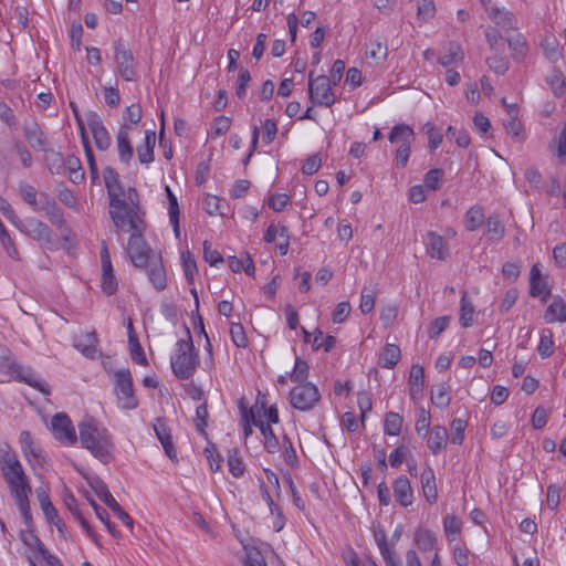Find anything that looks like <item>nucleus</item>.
<instances>
[{
	"label": "nucleus",
	"mask_w": 566,
	"mask_h": 566,
	"mask_svg": "<svg viewBox=\"0 0 566 566\" xmlns=\"http://www.w3.org/2000/svg\"><path fill=\"white\" fill-rule=\"evenodd\" d=\"M81 446L101 462L107 464L112 458L114 443L108 430L101 427L92 417H84L78 423Z\"/></svg>",
	"instance_id": "obj_1"
},
{
	"label": "nucleus",
	"mask_w": 566,
	"mask_h": 566,
	"mask_svg": "<svg viewBox=\"0 0 566 566\" xmlns=\"http://www.w3.org/2000/svg\"><path fill=\"white\" fill-rule=\"evenodd\" d=\"M103 177L109 199V216L117 232H119L126 226V217L137 212L122 198L123 187L118 174L113 168L106 167Z\"/></svg>",
	"instance_id": "obj_2"
},
{
	"label": "nucleus",
	"mask_w": 566,
	"mask_h": 566,
	"mask_svg": "<svg viewBox=\"0 0 566 566\" xmlns=\"http://www.w3.org/2000/svg\"><path fill=\"white\" fill-rule=\"evenodd\" d=\"M186 339H179L176 343L175 353L170 358V366L176 378L180 380L190 379L199 364V353L195 347L190 329L185 325Z\"/></svg>",
	"instance_id": "obj_3"
},
{
	"label": "nucleus",
	"mask_w": 566,
	"mask_h": 566,
	"mask_svg": "<svg viewBox=\"0 0 566 566\" xmlns=\"http://www.w3.org/2000/svg\"><path fill=\"white\" fill-rule=\"evenodd\" d=\"M126 224L132 230L126 248L127 254L135 268H145L155 258L153 250L143 237L146 224L137 213L126 217Z\"/></svg>",
	"instance_id": "obj_4"
},
{
	"label": "nucleus",
	"mask_w": 566,
	"mask_h": 566,
	"mask_svg": "<svg viewBox=\"0 0 566 566\" xmlns=\"http://www.w3.org/2000/svg\"><path fill=\"white\" fill-rule=\"evenodd\" d=\"M0 469L12 493L31 491L28 478L14 452L6 450L0 453Z\"/></svg>",
	"instance_id": "obj_5"
},
{
	"label": "nucleus",
	"mask_w": 566,
	"mask_h": 566,
	"mask_svg": "<svg viewBox=\"0 0 566 566\" xmlns=\"http://www.w3.org/2000/svg\"><path fill=\"white\" fill-rule=\"evenodd\" d=\"M115 382V395L119 407L125 410H134L138 407V399L135 396L133 377L128 368H120L113 373Z\"/></svg>",
	"instance_id": "obj_6"
},
{
	"label": "nucleus",
	"mask_w": 566,
	"mask_h": 566,
	"mask_svg": "<svg viewBox=\"0 0 566 566\" xmlns=\"http://www.w3.org/2000/svg\"><path fill=\"white\" fill-rule=\"evenodd\" d=\"M114 60L116 71L125 81H134L137 77L136 62L134 54L124 40L118 39L114 43Z\"/></svg>",
	"instance_id": "obj_7"
},
{
	"label": "nucleus",
	"mask_w": 566,
	"mask_h": 566,
	"mask_svg": "<svg viewBox=\"0 0 566 566\" xmlns=\"http://www.w3.org/2000/svg\"><path fill=\"white\" fill-rule=\"evenodd\" d=\"M88 485L96 493V495L108 506L117 518H119L126 526L133 528V518L120 507L117 501L113 497L106 483L98 476L86 478Z\"/></svg>",
	"instance_id": "obj_8"
},
{
	"label": "nucleus",
	"mask_w": 566,
	"mask_h": 566,
	"mask_svg": "<svg viewBox=\"0 0 566 566\" xmlns=\"http://www.w3.org/2000/svg\"><path fill=\"white\" fill-rule=\"evenodd\" d=\"M13 226L27 237L40 242L49 244L52 241V231L41 220L34 217H28L25 219L18 218Z\"/></svg>",
	"instance_id": "obj_9"
},
{
	"label": "nucleus",
	"mask_w": 566,
	"mask_h": 566,
	"mask_svg": "<svg viewBox=\"0 0 566 566\" xmlns=\"http://www.w3.org/2000/svg\"><path fill=\"white\" fill-rule=\"evenodd\" d=\"M291 405L300 410H310L318 401V389L312 382L298 385L290 392Z\"/></svg>",
	"instance_id": "obj_10"
},
{
	"label": "nucleus",
	"mask_w": 566,
	"mask_h": 566,
	"mask_svg": "<svg viewBox=\"0 0 566 566\" xmlns=\"http://www.w3.org/2000/svg\"><path fill=\"white\" fill-rule=\"evenodd\" d=\"M51 429L56 440L65 446H73L77 441L75 429L66 413H56L52 417Z\"/></svg>",
	"instance_id": "obj_11"
},
{
	"label": "nucleus",
	"mask_w": 566,
	"mask_h": 566,
	"mask_svg": "<svg viewBox=\"0 0 566 566\" xmlns=\"http://www.w3.org/2000/svg\"><path fill=\"white\" fill-rule=\"evenodd\" d=\"M33 211H43L49 221L60 229L65 227L63 210L59 207L55 199L48 192L39 193L38 209H33Z\"/></svg>",
	"instance_id": "obj_12"
},
{
	"label": "nucleus",
	"mask_w": 566,
	"mask_h": 566,
	"mask_svg": "<svg viewBox=\"0 0 566 566\" xmlns=\"http://www.w3.org/2000/svg\"><path fill=\"white\" fill-rule=\"evenodd\" d=\"M86 122L97 149L107 150L111 146L112 139L101 116L96 112L91 111L86 113Z\"/></svg>",
	"instance_id": "obj_13"
},
{
	"label": "nucleus",
	"mask_w": 566,
	"mask_h": 566,
	"mask_svg": "<svg viewBox=\"0 0 566 566\" xmlns=\"http://www.w3.org/2000/svg\"><path fill=\"white\" fill-rule=\"evenodd\" d=\"M423 243L430 258L441 261L449 258L450 253L448 243L440 234L433 231L427 232L423 238Z\"/></svg>",
	"instance_id": "obj_14"
},
{
	"label": "nucleus",
	"mask_w": 566,
	"mask_h": 566,
	"mask_svg": "<svg viewBox=\"0 0 566 566\" xmlns=\"http://www.w3.org/2000/svg\"><path fill=\"white\" fill-rule=\"evenodd\" d=\"M23 136L28 144L36 151H45L49 140L36 122H29L23 125Z\"/></svg>",
	"instance_id": "obj_15"
},
{
	"label": "nucleus",
	"mask_w": 566,
	"mask_h": 566,
	"mask_svg": "<svg viewBox=\"0 0 566 566\" xmlns=\"http://www.w3.org/2000/svg\"><path fill=\"white\" fill-rule=\"evenodd\" d=\"M252 423L260 429L264 437V448L268 452L274 453L279 450V440L275 437L272 428L262 420L258 409H251Z\"/></svg>",
	"instance_id": "obj_16"
},
{
	"label": "nucleus",
	"mask_w": 566,
	"mask_h": 566,
	"mask_svg": "<svg viewBox=\"0 0 566 566\" xmlns=\"http://www.w3.org/2000/svg\"><path fill=\"white\" fill-rule=\"evenodd\" d=\"M394 496L396 501L403 507H408L413 503V490L407 476H398L392 484Z\"/></svg>",
	"instance_id": "obj_17"
},
{
	"label": "nucleus",
	"mask_w": 566,
	"mask_h": 566,
	"mask_svg": "<svg viewBox=\"0 0 566 566\" xmlns=\"http://www.w3.org/2000/svg\"><path fill=\"white\" fill-rule=\"evenodd\" d=\"M129 129L130 126L128 124H123L116 135L118 157L124 164H128L134 155V149L129 138Z\"/></svg>",
	"instance_id": "obj_18"
},
{
	"label": "nucleus",
	"mask_w": 566,
	"mask_h": 566,
	"mask_svg": "<svg viewBox=\"0 0 566 566\" xmlns=\"http://www.w3.org/2000/svg\"><path fill=\"white\" fill-rule=\"evenodd\" d=\"M144 269H146L147 276L156 290L161 291L167 286L166 271L160 256L150 260Z\"/></svg>",
	"instance_id": "obj_19"
},
{
	"label": "nucleus",
	"mask_w": 566,
	"mask_h": 566,
	"mask_svg": "<svg viewBox=\"0 0 566 566\" xmlns=\"http://www.w3.org/2000/svg\"><path fill=\"white\" fill-rule=\"evenodd\" d=\"M21 451L29 462L36 461L41 463L44 460L42 450L36 446L30 431H22L19 436Z\"/></svg>",
	"instance_id": "obj_20"
},
{
	"label": "nucleus",
	"mask_w": 566,
	"mask_h": 566,
	"mask_svg": "<svg viewBox=\"0 0 566 566\" xmlns=\"http://www.w3.org/2000/svg\"><path fill=\"white\" fill-rule=\"evenodd\" d=\"M489 18L503 30L517 28L516 17L504 8L490 7L486 9Z\"/></svg>",
	"instance_id": "obj_21"
},
{
	"label": "nucleus",
	"mask_w": 566,
	"mask_h": 566,
	"mask_svg": "<svg viewBox=\"0 0 566 566\" xmlns=\"http://www.w3.org/2000/svg\"><path fill=\"white\" fill-rule=\"evenodd\" d=\"M420 483L424 500L429 504H433L438 499V490L436 483L434 471L431 467L427 465L420 474Z\"/></svg>",
	"instance_id": "obj_22"
},
{
	"label": "nucleus",
	"mask_w": 566,
	"mask_h": 566,
	"mask_svg": "<svg viewBox=\"0 0 566 566\" xmlns=\"http://www.w3.org/2000/svg\"><path fill=\"white\" fill-rule=\"evenodd\" d=\"M427 437V447L433 454H438L448 444L449 434L443 426H433Z\"/></svg>",
	"instance_id": "obj_23"
},
{
	"label": "nucleus",
	"mask_w": 566,
	"mask_h": 566,
	"mask_svg": "<svg viewBox=\"0 0 566 566\" xmlns=\"http://www.w3.org/2000/svg\"><path fill=\"white\" fill-rule=\"evenodd\" d=\"M63 502L71 514L78 521L82 527L85 530L90 537L94 536V531L90 526L87 520L83 516L81 510L78 509L77 501L73 493L70 490H65L63 493Z\"/></svg>",
	"instance_id": "obj_24"
},
{
	"label": "nucleus",
	"mask_w": 566,
	"mask_h": 566,
	"mask_svg": "<svg viewBox=\"0 0 566 566\" xmlns=\"http://www.w3.org/2000/svg\"><path fill=\"white\" fill-rule=\"evenodd\" d=\"M424 370L420 365H412L409 374L408 386L410 398L416 400L422 395Z\"/></svg>",
	"instance_id": "obj_25"
},
{
	"label": "nucleus",
	"mask_w": 566,
	"mask_h": 566,
	"mask_svg": "<svg viewBox=\"0 0 566 566\" xmlns=\"http://www.w3.org/2000/svg\"><path fill=\"white\" fill-rule=\"evenodd\" d=\"M545 321L547 323L566 322V303L563 298L556 296L547 306L545 312Z\"/></svg>",
	"instance_id": "obj_26"
},
{
	"label": "nucleus",
	"mask_w": 566,
	"mask_h": 566,
	"mask_svg": "<svg viewBox=\"0 0 566 566\" xmlns=\"http://www.w3.org/2000/svg\"><path fill=\"white\" fill-rule=\"evenodd\" d=\"M475 318V308L472 302L468 297V293L462 292V296L460 300V315L459 323L462 327L468 328L471 327L474 323Z\"/></svg>",
	"instance_id": "obj_27"
},
{
	"label": "nucleus",
	"mask_w": 566,
	"mask_h": 566,
	"mask_svg": "<svg viewBox=\"0 0 566 566\" xmlns=\"http://www.w3.org/2000/svg\"><path fill=\"white\" fill-rule=\"evenodd\" d=\"M156 144V134L153 130H146L144 146L137 148V156L143 165L154 161V148Z\"/></svg>",
	"instance_id": "obj_28"
},
{
	"label": "nucleus",
	"mask_w": 566,
	"mask_h": 566,
	"mask_svg": "<svg viewBox=\"0 0 566 566\" xmlns=\"http://www.w3.org/2000/svg\"><path fill=\"white\" fill-rule=\"evenodd\" d=\"M97 336L96 333L88 332L82 338L74 343V346L87 358H95L97 353Z\"/></svg>",
	"instance_id": "obj_29"
},
{
	"label": "nucleus",
	"mask_w": 566,
	"mask_h": 566,
	"mask_svg": "<svg viewBox=\"0 0 566 566\" xmlns=\"http://www.w3.org/2000/svg\"><path fill=\"white\" fill-rule=\"evenodd\" d=\"M530 281L532 296H546L549 294L547 284L545 280L542 277V273L537 264H534L531 269Z\"/></svg>",
	"instance_id": "obj_30"
},
{
	"label": "nucleus",
	"mask_w": 566,
	"mask_h": 566,
	"mask_svg": "<svg viewBox=\"0 0 566 566\" xmlns=\"http://www.w3.org/2000/svg\"><path fill=\"white\" fill-rule=\"evenodd\" d=\"M400 348L395 344H386L379 354V365L382 368H394L400 359Z\"/></svg>",
	"instance_id": "obj_31"
},
{
	"label": "nucleus",
	"mask_w": 566,
	"mask_h": 566,
	"mask_svg": "<svg viewBox=\"0 0 566 566\" xmlns=\"http://www.w3.org/2000/svg\"><path fill=\"white\" fill-rule=\"evenodd\" d=\"M507 43L511 50V55L515 61L521 62L526 57L528 53V44L524 35L518 33L509 39Z\"/></svg>",
	"instance_id": "obj_32"
},
{
	"label": "nucleus",
	"mask_w": 566,
	"mask_h": 566,
	"mask_svg": "<svg viewBox=\"0 0 566 566\" xmlns=\"http://www.w3.org/2000/svg\"><path fill=\"white\" fill-rule=\"evenodd\" d=\"M389 142L397 144H412L415 139V133L412 128L406 124H399L391 128L389 134Z\"/></svg>",
	"instance_id": "obj_33"
},
{
	"label": "nucleus",
	"mask_w": 566,
	"mask_h": 566,
	"mask_svg": "<svg viewBox=\"0 0 566 566\" xmlns=\"http://www.w3.org/2000/svg\"><path fill=\"white\" fill-rule=\"evenodd\" d=\"M431 401L439 409H446L451 402L450 387L442 382L434 386L431 391Z\"/></svg>",
	"instance_id": "obj_34"
},
{
	"label": "nucleus",
	"mask_w": 566,
	"mask_h": 566,
	"mask_svg": "<svg viewBox=\"0 0 566 566\" xmlns=\"http://www.w3.org/2000/svg\"><path fill=\"white\" fill-rule=\"evenodd\" d=\"M484 221V211L480 206L471 207L464 214V227L468 231L478 230Z\"/></svg>",
	"instance_id": "obj_35"
},
{
	"label": "nucleus",
	"mask_w": 566,
	"mask_h": 566,
	"mask_svg": "<svg viewBox=\"0 0 566 566\" xmlns=\"http://www.w3.org/2000/svg\"><path fill=\"white\" fill-rule=\"evenodd\" d=\"M555 343L553 339V332L549 328H544L539 334V343L537 345V353L542 358H548L553 355Z\"/></svg>",
	"instance_id": "obj_36"
},
{
	"label": "nucleus",
	"mask_w": 566,
	"mask_h": 566,
	"mask_svg": "<svg viewBox=\"0 0 566 566\" xmlns=\"http://www.w3.org/2000/svg\"><path fill=\"white\" fill-rule=\"evenodd\" d=\"M102 291L111 296L116 293L118 284L114 274L113 265L107 264L102 266Z\"/></svg>",
	"instance_id": "obj_37"
},
{
	"label": "nucleus",
	"mask_w": 566,
	"mask_h": 566,
	"mask_svg": "<svg viewBox=\"0 0 566 566\" xmlns=\"http://www.w3.org/2000/svg\"><path fill=\"white\" fill-rule=\"evenodd\" d=\"M166 192H167V197H168V201H169L170 223L172 226L176 237L178 238L180 234V229H179L180 210H179L177 197L174 195V192L171 191V189L168 186H166Z\"/></svg>",
	"instance_id": "obj_38"
},
{
	"label": "nucleus",
	"mask_w": 566,
	"mask_h": 566,
	"mask_svg": "<svg viewBox=\"0 0 566 566\" xmlns=\"http://www.w3.org/2000/svg\"><path fill=\"white\" fill-rule=\"evenodd\" d=\"M415 543L422 552H429L434 548L436 535L430 530L419 528L415 533Z\"/></svg>",
	"instance_id": "obj_39"
},
{
	"label": "nucleus",
	"mask_w": 566,
	"mask_h": 566,
	"mask_svg": "<svg viewBox=\"0 0 566 566\" xmlns=\"http://www.w3.org/2000/svg\"><path fill=\"white\" fill-rule=\"evenodd\" d=\"M403 419L402 417L394 411H390L386 415L384 421V432L387 436L396 437L400 433L402 428Z\"/></svg>",
	"instance_id": "obj_40"
},
{
	"label": "nucleus",
	"mask_w": 566,
	"mask_h": 566,
	"mask_svg": "<svg viewBox=\"0 0 566 566\" xmlns=\"http://www.w3.org/2000/svg\"><path fill=\"white\" fill-rule=\"evenodd\" d=\"M505 232V228L501 220L496 216H490L486 220V232L488 239L492 242L500 241Z\"/></svg>",
	"instance_id": "obj_41"
},
{
	"label": "nucleus",
	"mask_w": 566,
	"mask_h": 566,
	"mask_svg": "<svg viewBox=\"0 0 566 566\" xmlns=\"http://www.w3.org/2000/svg\"><path fill=\"white\" fill-rule=\"evenodd\" d=\"M228 467H229V472L234 478H240L244 474L245 465L242 461V458L239 454L238 449H235V448L230 449L228 451Z\"/></svg>",
	"instance_id": "obj_42"
},
{
	"label": "nucleus",
	"mask_w": 566,
	"mask_h": 566,
	"mask_svg": "<svg viewBox=\"0 0 566 566\" xmlns=\"http://www.w3.org/2000/svg\"><path fill=\"white\" fill-rule=\"evenodd\" d=\"M463 59V52L459 44L451 43L448 52L439 57V64L450 67Z\"/></svg>",
	"instance_id": "obj_43"
},
{
	"label": "nucleus",
	"mask_w": 566,
	"mask_h": 566,
	"mask_svg": "<svg viewBox=\"0 0 566 566\" xmlns=\"http://www.w3.org/2000/svg\"><path fill=\"white\" fill-rule=\"evenodd\" d=\"M443 530L449 541H454L461 533L462 523L453 514H448L443 517Z\"/></svg>",
	"instance_id": "obj_44"
},
{
	"label": "nucleus",
	"mask_w": 566,
	"mask_h": 566,
	"mask_svg": "<svg viewBox=\"0 0 566 566\" xmlns=\"http://www.w3.org/2000/svg\"><path fill=\"white\" fill-rule=\"evenodd\" d=\"M504 128L506 134L516 143H521L524 140L525 135L523 132L522 123L517 119V117L509 118L504 122Z\"/></svg>",
	"instance_id": "obj_45"
},
{
	"label": "nucleus",
	"mask_w": 566,
	"mask_h": 566,
	"mask_svg": "<svg viewBox=\"0 0 566 566\" xmlns=\"http://www.w3.org/2000/svg\"><path fill=\"white\" fill-rule=\"evenodd\" d=\"M345 70V63L342 60H336L332 66L331 75L328 77L321 75V86L323 87L325 84L337 85L343 76Z\"/></svg>",
	"instance_id": "obj_46"
},
{
	"label": "nucleus",
	"mask_w": 566,
	"mask_h": 566,
	"mask_svg": "<svg viewBox=\"0 0 566 566\" xmlns=\"http://www.w3.org/2000/svg\"><path fill=\"white\" fill-rule=\"evenodd\" d=\"M21 539L24 545H27L33 552L39 553L41 556L48 554L49 552L32 530H29L28 534L22 533Z\"/></svg>",
	"instance_id": "obj_47"
},
{
	"label": "nucleus",
	"mask_w": 566,
	"mask_h": 566,
	"mask_svg": "<svg viewBox=\"0 0 566 566\" xmlns=\"http://www.w3.org/2000/svg\"><path fill=\"white\" fill-rule=\"evenodd\" d=\"M468 422L461 418H455L451 421V442L461 446L464 440V432Z\"/></svg>",
	"instance_id": "obj_48"
},
{
	"label": "nucleus",
	"mask_w": 566,
	"mask_h": 566,
	"mask_svg": "<svg viewBox=\"0 0 566 566\" xmlns=\"http://www.w3.org/2000/svg\"><path fill=\"white\" fill-rule=\"evenodd\" d=\"M376 291L374 289L364 287L360 293L359 310L363 314L370 313L375 307Z\"/></svg>",
	"instance_id": "obj_49"
},
{
	"label": "nucleus",
	"mask_w": 566,
	"mask_h": 566,
	"mask_svg": "<svg viewBox=\"0 0 566 566\" xmlns=\"http://www.w3.org/2000/svg\"><path fill=\"white\" fill-rule=\"evenodd\" d=\"M430 422H431V417H430L429 411H427L424 408L421 407L419 409L416 426H415L416 432L419 437L428 436L429 430H430Z\"/></svg>",
	"instance_id": "obj_50"
},
{
	"label": "nucleus",
	"mask_w": 566,
	"mask_h": 566,
	"mask_svg": "<svg viewBox=\"0 0 566 566\" xmlns=\"http://www.w3.org/2000/svg\"><path fill=\"white\" fill-rule=\"evenodd\" d=\"M0 241L8 255L13 260H19V251L3 224L0 226Z\"/></svg>",
	"instance_id": "obj_51"
},
{
	"label": "nucleus",
	"mask_w": 566,
	"mask_h": 566,
	"mask_svg": "<svg viewBox=\"0 0 566 566\" xmlns=\"http://www.w3.org/2000/svg\"><path fill=\"white\" fill-rule=\"evenodd\" d=\"M366 55L378 61L385 60L387 56V45L380 40H373L367 45Z\"/></svg>",
	"instance_id": "obj_52"
},
{
	"label": "nucleus",
	"mask_w": 566,
	"mask_h": 566,
	"mask_svg": "<svg viewBox=\"0 0 566 566\" xmlns=\"http://www.w3.org/2000/svg\"><path fill=\"white\" fill-rule=\"evenodd\" d=\"M182 268L185 276L189 283L193 282L195 274L197 273V264L193 254L189 251L181 253Z\"/></svg>",
	"instance_id": "obj_53"
},
{
	"label": "nucleus",
	"mask_w": 566,
	"mask_h": 566,
	"mask_svg": "<svg viewBox=\"0 0 566 566\" xmlns=\"http://www.w3.org/2000/svg\"><path fill=\"white\" fill-rule=\"evenodd\" d=\"M19 192L22 199L32 208L38 209L39 193L35 188L29 184H20Z\"/></svg>",
	"instance_id": "obj_54"
},
{
	"label": "nucleus",
	"mask_w": 566,
	"mask_h": 566,
	"mask_svg": "<svg viewBox=\"0 0 566 566\" xmlns=\"http://www.w3.org/2000/svg\"><path fill=\"white\" fill-rule=\"evenodd\" d=\"M207 419H208V408H207V403L203 402V403L199 405L196 409L195 422H196L197 431L199 432L200 436H202L205 438L208 437V433L206 431V427L208 426Z\"/></svg>",
	"instance_id": "obj_55"
},
{
	"label": "nucleus",
	"mask_w": 566,
	"mask_h": 566,
	"mask_svg": "<svg viewBox=\"0 0 566 566\" xmlns=\"http://www.w3.org/2000/svg\"><path fill=\"white\" fill-rule=\"evenodd\" d=\"M357 405L360 411V424L364 427L367 413L373 409V399L367 391H359L357 394Z\"/></svg>",
	"instance_id": "obj_56"
},
{
	"label": "nucleus",
	"mask_w": 566,
	"mask_h": 566,
	"mask_svg": "<svg viewBox=\"0 0 566 566\" xmlns=\"http://www.w3.org/2000/svg\"><path fill=\"white\" fill-rule=\"evenodd\" d=\"M436 14L433 0H421L417 8V18L423 22L430 21Z\"/></svg>",
	"instance_id": "obj_57"
},
{
	"label": "nucleus",
	"mask_w": 566,
	"mask_h": 566,
	"mask_svg": "<svg viewBox=\"0 0 566 566\" xmlns=\"http://www.w3.org/2000/svg\"><path fill=\"white\" fill-rule=\"evenodd\" d=\"M308 375V364L306 360L296 356L294 368L290 375V379L294 382L303 381Z\"/></svg>",
	"instance_id": "obj_58"
},
{
	"label": "nucleus",
	"mask_w": 566,
	"mask_h": 566,
	"mask_svg": "<svg viewBox=\"0 0 566 566\" xmlns=\"http://www.w3.org/2000/svg\"><path fill=\"white\" fill-rule=\"evenodd\" d=\"M128 344L132 359L138 365H147L148 361L138 337H133L132 340H128Z\"/></svg>",
	"instance_id": "obj_59"
},
{
	"label": "nucleus",
	"mask_w": 566,
	"mask_h": 566,
	"mask_svg": "<svg viewBox=\"0 0 566 566\" xmlns=\"http://www.w3.org/2000/svg\"><path fill=\"white\" fill-rule=\"evenodd\" d=\"M230 335L235 346L241 348H245L248 346V337L242 324L232 323L230 326Z\"/></svg>",
	"instance_id": "obj_60"
},
{
	"label": "nucleus",
	"mask_w": 566,
	"mask_h": 566,
	"mask_svg": "<svg viewBox=\"0 0 566 566\" xmlns=\"http://www.w3.org/2000/svg\"><path fill=\"white\" fill-rule=\"evenodd\" d=\"M426 134L428 136V143L430 150H436L440 144L442 143V134L439 128H437L431 123H427L424 125Z\"/></svg>",
	"instance_id": "obj_61"
},
{
	"label": "nucleus",
	"mask_w": 566,
	"mask_h": 566,
	"mask_svg": "<svg viewBox=\"0 0 566 566\" xmlns=\"http://www.w3.org/2000/svg\"><path fill=\"white\" fill-rule=\"evenodd\" d=\"M143 112L139 104H132L130 106L126 107V109L123 113V118L125 120L124 124L129 123L130 125H138L142 120Z\"/></svg>",
	"instance_id": "obj_62"
},
{
	"label": "nucleus",
	"mask_w": 566,
	"mask_h": 566,
	"mask_svg": "<svg viewBox=\"0 0 566 566\" xmlns=\"http://www.w3.org/2000/svg\"><path fill=\"white\" fill-rule=\"evenodd\" d=\"M244 566H268L263 554L255 547L249 548L245 552Z\"/></svg>",
	"instance_id": "obj_63"
},
{
	"label": "nucleus",
	"mask_w": 566,
	"mask_h": 566,
	"mask_svg": "<svg viewBox=\"0 0 566 566\" xmlns=\"http://www.w3.org/2000/svg\"><path fill=\"white\" fill-rule=\"evenodd\" d=\"M543 50H544L545 56L551 62H556L562 57V53L558 48V43H557L556 39H552V40L546 39L545 42L543 43Z\"/></svg>",
	"instance_id": "obj_64"
}]
</instances>
